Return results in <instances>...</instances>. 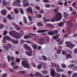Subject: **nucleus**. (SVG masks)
<instances>
[{"mask_svg": "<svg viewBox=\"0 0 77 77\" xmlns=\"http://www.w3.org/2000/svg\"><path fill=\"white\" fill-rule=\"evenodd\" d=\"M13 6H17V4L15 3V2L13 3L12 4Z\"/></svg>", "mask_w": 77, "mask_h": 77, "instance_id": "09e8293b", "label": "nucleus"}, {"mask_svg": "<svg viewBox=\"0 0 77 77\" xmlns=\"http://www.w3.org/2000/svg\"><path fill=\"white\" fill-rule=\"evenodd\" d=\"M43 69H46L47 68V66H46V65H44L43 66Z\"/></svg>", "mask_w": 77, "mask_h": 77, "instance_id": "680f3d73", "label": "nucleus"}, {"mask_svg": "<svg viewBox=\"0 0 77 77\" xmlns=\"http://www.w3.org/2000/svg\"><path fill=\"white\" fill-rule=\"evenodd\" d=\"M11 66H13L15 65V63L14 62H11Z\"/></svg>", "mask_w": 77, "mask_h": 77, "instance_id": "e433bc0d", "label": "nucleus"}, {"mask_svg": "<svg viewBox=\"0 0 77 77\" xmlns=\"http://www.w3.org/2000/svg\"><path fill=\"white\" fill-rule=\"evenodd\" d=\"M28 19L29 21V24L30 25V24H32L33 23V21H32V17L30 16H28Z\"/></svg>", "mask_w": 77, "mask_h": 77, "instance_id": "9b49d317", "label": "nucleus"}, {"mask_svg": "<svg viewBox=\"0 0 77 77\" xmlns=\"http://www.w3.org/2000/svg\"><path fill=\"white\" fill-rule=\"evenodd\" d=\"M65 22H59L58 23V26L60 27H63Z\"/></svg>", "mask_w": 77, "mask_h": 77, "instance_id": "f3484780", "label": "nucleus"}, {"mask_svg": "<svg viewBox=\"0 0 77 77\" xmlns=\"http://www.w3.org/2000/svg\"><path fill=\"white\" fill-rule=\"evenodd\" d=\"M74 53H77V49H75L74 50Z\"/></svg>", "mask_w": 77, "mask_h": 77, "instance_id": "052dcab7", "label": "nucleus"}, {"mask_svg": "<svg viewBox=\"0 0 77 77\" xmlns=\"http://www.w3.org/2000/svg\"><path fill=\"white\" fill-rule=\"evenodd\" d=\"M67 2H65L64 3V6H66V5H67Z\"/></svg>", "mask_w": 77, "mask_h": 77, "instance_id": "774afa93", "label": "nucleus"}, {"mask_svg": "<svg viewBox=\"0 0 77 77\" xmlns=\"http://www.w3.org/2000/svg\"><path fill=\"white\" fill-rule=\"evenodd\" d=\"M46 26L48 27H50L51 26V24L50 23H47L46 24Z\"/></svg>", "mask_w": 77, "mask_h": 77, "instance_id": "3c124183", "label": "nucleus"}, {"mask_svg": "<svg viewBox=\"0 0 77 77\" xmlns=\"http://www.w3.org/2000/svg\"><path fill=\"white\" fill-rule=\"evenodd\" d=\"M43 20L44 23H46V22H49L50 20L48 19H46V17H44L43 18Z\"/></svg>", "mask_w": 77, "mask_h": 77, "instance_id": "dca6fc26", "label": "nucleus"}, {"mask_svg": "<svg viewBox=\"0 0 77 77\" xmlns=\"http://www.w3.org/2000/svg\"><path fill=\"white\" fill-rule=\"evenodd\" d=\"M57 38H58V36H56L53 37V38L54 39H57Z\"/></svg>", "mask_w": 77, "mask_h": 77, "instance_id": "5fc2aeb1", "label": "nucleus"}, {"mask_svg": "<svg viewBox=\"0 0 77 77\" xmlns=\"http://www.w3.org/2000/svg\"><path fill=\"white\" fill-rule=\"evenodd\" d=\"M31 38L32 37L30 35H26L24 37V38L26 39H27Z\"/></svg>", "mask_w": 77, "mask_h": 77, "instance_id": "a211bd4d", "label": "nucleus"}, {"mask_svg": "<svg viewBox=\"0 0 77 77\" xmlns=\"http://www.w3.org/2000/svg\"><path fill=\"white\" fill-rule=\"evenodd\" d=\"M23 6L24 7H27V6H29V2L27 0H23Z\"/></svg>", "mask_w": 77, "mask_h": 77, "instance_id": "6e6552de", "label": "nucleus"}, {"mask_svg": "<svg viewBox=\"0 0 77 77\" xmlns=\"http://www.w3.org/2000/svg\"><path fill=\"white\" fill-rule=\"evenodd\" d=\"M13 68L14 69H18V66H16L14 67Z\"/></svg>", "mask_w": 77, "mask_h": 77, "instance_id": "4d7b16f0", "label": "nucleus"}, {"mask_svg": "<svg viewBox=\"0 0 77 77\" xmlns=\"http://www.w3.org/2000/svg\"><path fill=\"white\" fill-rule=\"evenodd\" d=\"M60 52H61V49L58 50L57 51V53H58V54H60Z\"/></svg>", "mask_w": 77, "mask_h": 77, "instance_id": "13d9d810", "label": "nucleus"}, {"mask_svg": "<svg viewBox=\"0 0 77 77\" xmlns=\"http://www.w3.org/2000/svg\"><path fill=\"white\" fill-rule=\"evenodd\" d=\"M7 46H8V47H9L10 48L11 47V45L9 43L7 45Z\"/></svg>", "mask_w": 77, "mask_h": 77, "instance_id": "338daca9", "label": "nucleus"}, {"mask_svg": "<svg viewBox=\"0 0 77 77\" xmlns=\"http://www.w3.org/2000/svg\"><path fill=\"white\" fill-rule=\"evenodd\" d=\"M58 4L60 6H63V2H60V1L58 2Z\"/></svg>", "mask_w": 77, "mask_h": 77, "instance_id": "c9c22d12", "label": "nucleus"}, {"mask_svg": "<svg viewBox=\"0 0 77 77\" xmlns=\"http://www.w3.org/2000/svg\"><path fill=\"white\" fill-rule=\"evenodd\" d=\"M39 13H41V14H43L44 13V11L43 9L41 10V11L39 12Z\"/></svg>", "mask_w": 77, "mask_h": 77, "instance_id": "49530a36", "label": "nucleus"}, {"mask_svg": "<svg viewBox=\"0 0 77 77\" xmlns=\"http://www.w3.org/2000/svg\"><path fill=\"white\" fill-rule=\"evenodd\" d=\"M52 32H53V33L54 34V35H55L56 33H58V32L57 30H55L54 31H52Z\"/></svg>", "mask_w": 77, "mask_h": 77, "instance_id": "7c9ffc66", "label": "nucleus"}, {"mask_svg": "<svg viewBox=\"0 0 77 77\" xmlns=\"http://www.w3.org/2000/svg\"><path fill=\"white\" fill-rule=\"evenodd\" d=\"M16 62L19 63V62H20V59L19 58H17L16 60Z\"/></svg>", "mask_w": 77, "mask_h": 77, "instance_id": "79ce46f5", "label": "nucleus"}, {"mask_svg": "<svg viewBox=\"0 0 77 77\" xmlns=\"http://www.w3.org/2000/svg\"><path fill=\"white\" fill-rule=\"evenodd\" d=\"M42 58H43L44 60H47V58L44 55H43L42 56Z\"/></svg>", "mask_w": 77, "mask_h": 77, "instance_id": "f704fd0d", "label": "nucleus"}, {"mask_svg": "<svg viewBox=\"0 0 77 77\" xmlns=\"http://www.w3.org/2000/svg\"><path fill=\"white\" fill-rule=\"evenodd\" d=\"M7 17H8V18L9 20H11L12 18L11 17V14H8L7 15Z\"/></svg>", "mask_w": 77, "mask_h": 77, "instance_id": "b1692460", "label": "nucleus"}, {"mask_svg": "<svg viewBox=\"0 0 77 77\" xmlns=\"http://www.w3.org/2000/svg\"><path fill=\"white\" fill-rule=\"evenodd\" d=\"M69 15V14H68V13H67L66 12H64L63 14V16L65 17V18H66L67 17V16H68Z\"/></svg>", "mask_w": 77, "mask_h": 77, "instance_id": "5701e85b", "label": "nucleus"}, {"mask_svg": "<svg viewBox=\"0 0 77 77\" xmlns=\"http://www.w3.org/2000/svg\"><path fill=\"white\" fill-rule=\"evenodd\" d=\"M61 66L62 68H66V65H65L64 64H61Z\"/></svg>", "mask_w": 77, "mask_h": 77, "instance_id": "2f4dec72", "label": "nucleus"}, {"mask_svg": "<svg viewBox=\"0 0 77 77\" xmlns=\"http://www.w3.org/2000/svg\"><path fill=\"white\" fill-rule=\"evenodd\" d=\"M14 12L16 14H18L19 12V11L17 10V9L16 8L14 9Z\"/></svg>", "mask_w": 77, "mask_h": 77, "instance_id": "58836bf2", "label": "nucleus"}, {"mask_svg": "<svg viewBox=\"0 0 77 77\" xmlns=\"http://www.w3.org/2000/svg\"><path fill=\"white\" fill-rule=\"evenodd\" d=\"M65 43L66 44V46L67 47H69L70 48H72V47H74L75 46V45L74 44H72L69 42H66Z\"/></svg>", "mask_w": 77, "mask_h": 77, "instance_id": "0eeeda50", "label": "nucleus"}, {"mask_svg": "<svg viewBox=\"0 0 77 77\" xmlns=\"http://www.w3.org/2000/svg\"><path fill=\"white\" fill-rule=\"evenodd\" d=\"M77 77V73H74L72 76V77Z\"/></svg>", "mask_w": 77, "mask_h": 77, "instance_id": "c756f323", "label": "nucleus"}, {"mask_svg": "<svg viewBox=\"0 0 77 77\" xmlns=\"http://www.w3.org/2000/svg\"><path fill=\"white\" fill-rule=\"evenodd\" d=\"M29 34L30 35H32V36H35L36 35V34H32V33H29Z\"/></svg>", "mask_w": 77, "mask_h": 77, "instance_id": "69168bd1", "label": "nucleus"}, {"mask_svg": "<svg viewBox=\"0 0 77 77\" xmlns=\"http://www.w3.org/2000/svg\"><path fill=\"white\" fill-rule=\"evenodd\" d=\"M22 60H23L21 63V64L24 67L26 68H29V64L28 63L27 59L24 58H23Z\"/></svg>", "mask_w": 77, "mask_h": 77, "instance_id": "20e7f679", "label": "nucleus"}, {"mask_svg": "<svg viewBox=\"0 0 77 77\" xmlns=\"http://www.w3.org/2000/svg\"><path fill=\"white\" fill-rule=\"evenodd\" d=\"M45 6L46 8H49L50 7V5L48 4H47L45 5Z\"/></svg>", "mask_w": 77, "mask_h": 77, "instance_id": "603ef678", "label": "nucleus"}, {"mask_svg": "<svg viewBox=\"0 0 77 77\" xmlns=\"http://www.w3.org/2000/svg\"><path fill=\"white\" fill-rule=\"evenodd\" d=\"M32 65L33 66V67L35 68H36V65L34 63H32Z\"/></svg>", "mask_w": 77, "mask_h": 77, "instance_id": "bf43d9fd", "label": "nucleus"}, {"mask_svg": "<svg viewBox=\"0 0 77 77\" xmlns=\"http://www.w3.org/2000/svg\"><path fill=\"white\" fill-rule=\"evenodd\" d=\"M20 12L21 14H24V11H23V10L22 8H20Z\"/></svg>", "mask_w": 77, "mask_h": 77, "instance_id": "a18cd8bd", "label": "nucleus"}, {"mask_svg": "<svg viewBox=\"0 0 77 77\" xmlns=\"http://www.w3.org/2000/svg\"><path fill=\"white\" fill-rule=\"evenodd\" d=\"M6 76H7L6 74H5L2 75V77H6Z\"/></svg>", "mask_w": 77, "mask_h": 77, "instance_id": "0e129e2a", "label": "nucleus"}, {"mask_svg": "<svg viewBox=\"0 0 77 77\" xmlns=\"http://www.w3.org/2000/svg\"><path fill=\"white\" fill-rule=\"evenodd\" d=\"M37 68L38 69H40L42 68V66L41 65H38L37 66Z\"/></svg>", "mask_w": 77, "mask_h": 77, "instance_id": "c85d7f7f", "label": "nucleus"}, {"mask_svg": "<svg viewBox=\"0 0 77 77\" xmlns=\"http://www.w3.org/2000/svg\"><path fill=\"white\" fill-rule=\"evenodd\" d=\"M49 35H54V34L53 33L52 31H49L48 33Z\"/></svg>", "mask_w": 77, "mask_h": 77, "instance_id": "bb28decb", "label": "nucleus"}, {"mask_svg": "<svg viewBox=\"0 0 77 77\" xmlns=\"http://www.w3.org/2000/svg\"><path fill=\"white\" fill-rule=\"evenodd\" d=\"M7 9H8V10H11V8L10 7H7Z\"/></svg>", "mask_w": 77, "mask_h": 77, "instance_id": "e2e57ef3", "label": "nucleus"}, {"mask_svg": "<svg viewBox=\"0 0 77 77\" xmlns=\"http://www.w3.org/2000/svg\"><path fill=\"white\" fill-rule=\"evenodd\" d=\"M3 39H6L7 40H8V41H11H11L12 39H13L11 37H10L9 36H6V37H4L3 38Z\"/></svg>", "mask_w": 77, "mask_h": 77, "instance_id": "1a4fd4ad", "label": "nucleus"}, {"mask_svg": "<svg viewBox=\"0 0 77 77\" xmlns=\"http://www.w3.org/2000/svg\"><path fill=\"white\" fill-rule=\"evenodd\" d=\"M26 11H28L29 12H30L31 14H33V11H32V9L30 7L26 9Z\"/></svg>", "mask_w": 77, "mask_h": 77, "instance_id": "f8f14e48", "label": "nucleus"}, {"mask_svg": "<svg viewBox=\"0 0 77 77\" xmlns=\"http://www.w3.org/2000/svg\"><path fill=\"white\" fill-rule=\"evenodd\" d=\"M7 59L9 62H10V61L11 60H14L15 59V58L13 57H10V56H8Z\"/></svg>", "mask_w": 77, "mask_h": 77, "instance_id": "9d476101", "label": "nucleus"}, {"mask_svg": "<svg viewBox=\"0 0 77 77\" xmlns=\"http://www.w3.org/2000/svg\"><path fill=\"white\" fill-rule=\"evenodd\" d=\"M54 11L56 12V16L53 19H51L50 21L51 22H55V21H59L62 18V15L60 12H58V10L55 9L54 10Z\"/></svg>", "mask_w": 77, "mask_h": 77, "instance_id": "f257e3e1", "label": "nucleus"}, {"mask_svg": "<svg viewBox=\"0 0 77 77\" xmlns=\"http://www.w3.org/2000/svg\"><path fill=\"white\" fill-rule=\"evenodd\" d=\"M74 66V64H71L68 66V67L69 68H72Z\"/></svg>", "mask_w": 77, "mask_h": 77, "instance_id": "cd10ccee", "label": "nucleus"}, {"mask_svg": "<svg viewBox=\"0 0 77 77\" xmlns=\"http://www.w3.org/2000/svg\"><path fill=\"white\" fill-rule=\"evenodd\" d=\"M14 24L17 30H20V27H18V26H17V25L15 23H14Z\"/></svg>", "mask_w": 77, "mask_h": 77, "instance_id": "4be33fe9", "label": "nucleus"}, {"mask_svg": "<svg viewBox=\"0 0 77 77\" xmlns=\"http://www.w3.org/2000/svg\"><path fill=\"white\" fill-rule=\"evenodd\" d=\"M48 32V30H42L37 31V33H43V32Z\"/></svg>", "mask_w": 77, "mask_h": 77, "instance_id": "4468645a", "label": "nucleus"}, {"mask_svg": "<svg viewBox=\"0 0 77 77\" xmlns=\"http://www.w3.org/2000/svg\"><path fill=\"white\" fill-rule=\"evenodd\" d=\"M37 26H41V27H43V24L40 23H38L37 24Z\"/></svg>", "mask_w": 77, "mask_h": 77, "instance_id": "a878e982", "label": "nucleus"}, {"mask_svg": "<svg viewBox=\"0 0 77 77\" xmlns=\"http://www.w3.org/2000/svg\"><path fill=\"white\" fill-rule=\"evenodd\" d=\"M35 76H39L40 77H41V76H42V74L38 72H36L35 74Z\"/></svg>", "mask_w": 77, "mask_h": 77, "instance_id": "aec40b11", "label": "nucleus"}, {"mask_svg": "<svg viewBox=\"0 0 77 77\" xmlns=\"http://www.w3.org/2000/svg\"><path fill=\"white\" fill-rule=\"evenodd\" d=\"M6 10H2L1 11V14H2L3 15H6Z\"/></svg>", "mask_w": 77, "mask_h": 77, "instance_id": "2eb2a0df", "label": "nucleus"}, {"mask_svg": "<svg viewBox=\"0 0 77 77\" xmlns=\"http://www.w3.org/2000/svg\"><path fill=\"white\" fill-rule=\"evenodd\" d=\"M73 69L74 71H75V70H77V67L76 66H75Z\"/></svg>", "mask_w": 77, "mask_h": 77, "instance_id": "864d4df0", "label": "nucleus"}, {"mask_svg": "<svg viewBox=\"0 0 77 77\" xmlns=\"http://www.w3.org/2000/svg\"><path fill=\"white\" fill-rule=\"evenodd\" d=\"M35 8L36 9H37V10H40V9H41L38 6H35Z\"/></svg>", "mask_w": 77, "mask_h": 77, "instance_id": "4c0bfd02", "label": "nucleus"}, {"mask_svg": "<svg viewBox=\"0 0 77 77\" xmlns=\"http://www.w3.org/2000/svg\"><path fill=\"white\" fill-rule=\"evenodd\" d=\"M8 33V32L7 31H5L3 33V35H6V34Z\"/></svg>", "mask_w": 77, "mask_h": 77, "instance_id": "de8ad7c7", "label": "nucleus"}, {"mask_svg": "<svg viewBox=\"0 0 77 77\" xmlns=\"http://www.w3.org/2000/svg\"><path fill=\"white\" fill-rule=\"evenodd\" d=\"M16 2L17 3H21V0H16Z\"/></svg>", "mask_w": 77, "mask_h": 77, "instance_id": "37998d69", "label": "nucleus"}, {"mask_svg": "<svg viewBox=\"0 0 77 77\" xmlns=\"http://www.w3.org/2000/svg\"><path fill=\"white\" fill-rule=\"evenodd\" d=\"M7 4V2H6V1L4 0H3L2 1V5H3V6H6Z\"/></svg>", "mask_w": 77, "mask_h": 77, "instance_id": "412c9836", "label": "nucleus"}, {"mask_svg": "<svg viewBox=\"0 0 77 77\" xmlns=\"http://www.w3.org/2000/svg\"><path fill=\"white\" fill-rule=\"evenodd\" d=\"M68 75H71V73H72V72H71V71H69L68 72Z\"/></svg>", "mask_w": 77, "mask_h": 77, "instance_id": "6e6d98bb", "label": "nucleus"}, {"mask_svg": "<svg viewBox=\"0 0 77 77\" xmlns=\"http://www.w3.org/2000/svg\"><path fill=\"white\" fill-rule=\"evenodd\" d=\"M62 54H64L65 55H66V60H68V57L69 58H72V56H71V55L70 54H66V52L64 50H63L62 51Z\"/></svg>", "mask_w": 77, "mask_h": 77, "instance_id": "39448f33", "label": "nucleus"}, {"mask_svg": "<svg viewBox=\"0 0 77 77\" xmlns=\"http://www.w3.org/2000/svg\"><path fill=\"white\" fill-rule=\"evenodd\" d=\"M42 72L44 74H47L48 72L45 70H44L42 71Z\"/></svg>", "mask_w": 77, "mask_h": 77, "instance_id": "c03bdc74", "label": "nucleus"}, {"mask_svg": "<svg viewBox=\"0 0 77 77\" xmlns=\"http://www.w3.org/2000/svg\"><path fill=\"white\" fill-rule=\"evenodd\" d=\"M32 46L35 49V50H36V47H37V45H32Z\"/></svg>", "mask_w": 77, "mask_h": 77, "instance_id": "473e14b6", "label": "nucleus"}, {"mask_svg": "<svg viewBox=\"0 0 77 77\" xmlns=\"http://www.w3.org/2000/svg\"><path fill=\"white\" fill-rule=\"evenodd\" d=\"M23 21L25 24H27V21L26 18L24 16L23 17Z\"/></svg>", "mask_w": 77, "mask_h": 77, "instance_id": "393cba45", "label": "nucleus"}, {"mask_svg": "<svg viewBox=\"0 0 77 77\" xmlns=\"http://www.w3.org/2000/svg\"><path fill=\"white\" fill-rule=\"evenodd\" d=\"M4 26H5L3 24H0V29H2Z\"/></svg>", "mask_w": 77, "mask_h": 77, "instance_id": "72a5a7b5", "label": "nucleus"}, {"mask_svg": "<svg viewBox=\"0 0 77 77\" xmlns=\"http://www.w3.org/2000/svg\"><path fill=\"white\" fill-rule=\"evenodd\" d=\"M23 47L25 48L26 50H30V51L29 52L27 51H26V53L29 56H32V49H31L30 47L28 46L27 45H23Z\"/></svg>", "mask_w": 77, "mask_h": 77, "instance_id": "7ed1b4c3", "label": "nucleus"}, {"mask_svg": "<svg viewBox=\"0 0 77 77\" xmlns=\"http://www.w3.org/2000/svg\"><path fill=\"white\" fill-rule=\"evenodd\" d=\"M9 34L11 36L17 39H18L20 38V35L18 33V32L15 31L10 32Z\"/></svg>", "mask_w": 77, "mask_h": 77, "instance_id": "f03ea898", "label": "nucleus"}, {"mask_svg": "<svg viewBox=\"0 0 77 77\" xmlns=\"http://www.w3.org/2000/svg\"><path fill=\"white\" fill-rule=\"evenodd\" d=\"M11 42L13 43V44H18V40L15 41L14 39H12L11 40Z\"/></svg>", "mask_w": 77, "mask_h": 77, "instance_id": "6ab92c4d", "label": "nucleus"}, {"mask_svg": "<svg viewBox=\"0 0 77 77\" xmlns=\"http://www.w3.org/2000/svg\"><path fill=\"white\" fill-rule=\"evenodd\" d=\"M43 1L44 3H48L49 2L48 1V0H42Z\"/></svg>", "mask_w": 77, "mask_h": 77, "instance_id": "8fccbe9b", "label": "nucleus"}, {"mask_svg": "<svg viewBox=\"0 0 77 77\" xmlns=\"http://www.w3.org/2000/svg\"><path fill=\"white\" fill-rule=\"evenodd\" d=\"M54 70L52 69L51 71V75L53 76V77H60V75L59 74H57V73H55L56 75H55L54 74Z\"/></svg>", "mask_w": 77, "mask_h": 77, "instance_id": "423d86ee", "label": "nucleus"}, {"mask_svg": "<svg viewBox=\"0 0 77 77\" xmlns=\"http://www.w3.org/2000/svg\"><path fill=\"white\" fill-rule=\"evenodd\" d=\"M56 70V71L58 72H63V71H64V70H63V69L59 68H57Z\"/></svg>", "mask_w": 77, "mask_h": 77, "instance_id": "ddd939ff", "label": "nucleus"}, {"mask_svg": "<svg viewBox=\"0 0 77 77\" xmlns=\"http://www.w3.org/2000/svg\"><path fill=\"white\" fill-rule=\"evenodd\" d=\"M55 63L51 62V66L52 67H53V66H55Z\"/></svg>", "mask_w": 77, "mask_h": 77, "instance_id": "ea45409f", "label": "nucleus"}, {"mask_svg": "<svg viewBox=\"0 0 77 77\" xmlns=\"http://www.w3.org/2000/svg\"><path fill=\"white\" fill-rule=\"evenodd\" d=\"M37 16L39 18H42V15L41 14H37Z\"/></svg>", "mask_w": 77, "mask_h": 77, "instance_id": "a19ab883", "label": "nucleus"}]
</instances>
